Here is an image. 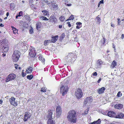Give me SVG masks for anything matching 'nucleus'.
<instances>
[{"label": "nucleus", "instance_id": "nucleus-58", "mask_svg": "<svg viewBox=\"0 0 124 124\" xmlns=\"http://www.w3.org/2000/svg\"><path fill=\"white\" fill-rule=\"evenodd\" d=\"M115 46L113 44V47L114 48H115Z\"/></svg>", "mask_w": 124, "mask_h": 124}, {"label": "nucleus", "instance_id": "nucleus-60", "mask_svg": "<svg viewBox=\"0 0 124 124\" xmlns=\"http://www.w3.org/2000/svg\"><path fill=\"white\" fill-rule=\"evenodd\" d=\"M95 124L94 121L93 123H92L91 124Z\"/></svg>", "mask_w": 124, "mask_h": 124}, {"label": "nucleus", "instance_id": "nucleus-26", "mask_svg": "<svg viewBox=\"0 0 124 124\" xmlns=\"http://www.w3.org/2000/svg\"><path fill=\"white\" fill-rule=\"evenodd\" d=\"M77 25L76 28L77 29H79L81 27V23L80 22H77L76 23Z\"/></svg>", "mask_w": 124, "mask_h": 124}, {"label": "nucleus", "instance_id": "nucleus-51", "mask_svg": "<svg viewBox=\"0 0 124 124\" xmlns=\"http://www.w3.org/2000/svg\"><path fill=\"white\" fill-rule=\"evenodd\" d=\"M101 78H100L97 81V82L98 83H99L100 81H101Z\"/></svg>", "mask_w": 124, "mask_h": 124}, {"label": "nucleus", "instance_id": "nucleus-48", "mask_svg": "<svg viewBox=\"0 0 124 124\" xmlns=\"http://www.w3.org/2000/svg\"><path fill=\"white\" fill-rule=\"evenodd\" d=\"M44 2L46 3H47V4L48 5L50 3H48L47 1V0H44Z\"/></svg>", "mask_w": 124, "mask_h": 124}, {"label": "nucleus", "instance_id": "nucleus-63", "mask_svg": "<svg viewBox=\"0 0 124 124\" xmlns=\"http://www.w3.org/2000/svg\"><path fill=\"white\" fill-rule=\"evenodd\" d=\"M18 16H19V15H17V16H16V18L17 19V18L18 17Z\"/></svg>", "mask_w": 124, "mask_h": 124}, {"label": "nucleus", "instance_id": "nucleus-1", "mask_svg": "<svg viewBox=\"0 0 124 124\" xmlns=\"http://www.w3.org/2000/svg\"><path fill=\"white\" fill-rule=\"evenodd\" d=\"M77 116L75 111L70 110L68 113L67 117L69 121L75 123L76 122Z\"/></svg>", "mask_w": 124, "mask_h": 124}, {"label": "nucleus", "instance_id": "nucleus-47", "mask_svg": "<svg viewBox=\"0 0 124 124\" xmlns=\"http://www.w3.org/2000/svg\"><path fill=\"white\" fill-rule=\"evenodd\" d=\"M15 68L16 69H17L18 67V65L17 64H15Z\"/></svg>", "mask_w": 124, "mask_h": 124}, {"label": "nucleus", "instance_id": "nucleus-15", "mask_svg": "<svg viewBox=\"0 0 124 124\" xmlns=\"http://www.w3.org/2000/svg\"><path fill=\"white\" fill-rule=\"evenodd\" d=\"M51 5L54 8L57 9L58 8V5L56 3L55 1L52 0L51 2Z\"/></svg>", "mask_w": 124, "mask_h": 124}, {"label": "nucleus", "instance_id": "nucleus-32", "mask_svg": "<svg viewBox=\"0 0 124 124\" xmlns=\"http://www.w3.org/2000/svg\"><path fill=\"white\" fill-rule=\"evenodd\" d=\"M40 19L41 20L47 21L48 20V19L45 16H42L40 17Z\"/></svg>", "mask_w": 124, "mask_h": 124}, {"label": "nucleus", "instance_id": "nucleus-34", "mask_svg": "<svg viewBox=\"0 0 124 124\" xmlns=\"http://www.w3.org/2000/svg\"><path fill=\"white\" fill-rule=\"evenodd\" d=\"M65 18L63 16H62L59 18L60 20L61 21H63L64 20Z\"/></svg>", "mask_w": 124, "mask_h": 124}, {"label": "nucleus", "instance_id": "nucleus-31", "mask_svg": "<svg viewBox=\"0 0 124 124\" xmlns=\"http://www.w3.org/2000/svg\"><path fill=\"white\" fill-rule=\"evenodd\" d=\"M33 77V76L32 75H28L27 76V78L30 80H31L32 79Z\"/></svg>", "mask_w": 124, "mask_h": 124}, {"label": "nucleus", "instance_id": "nucleus-52", "mask_svg": "<svg viewBox=\"0 0 124 124\" xmlns=\"http://www.w3.org/2000/svg\"><path fill=\"white\" fill-rule=\"evenodd\" d=\"M22 75L23 77L25 76V75L24 74V72H22Z\"/></svg>", "mask_w": 124, "mask_h": 124}, {"label": "nucleus", "instance_id": "nucleus-44", "mask_svg": "<svg viewBox=\"0 0 124 124\" xmlns=\"http://www.w3.org/2000/svg\"><path fill=\"white\" fill-rule=\"evenodd\" d=\"M118 21V23L117 24L118 25H119L120 24V23L121 21L120 20V18H118L117 19Z\"/></svg>", "mask_w": 124, "mask_h": 124}, {"label": "nucleus", "instance_id": "nucleus-64", "mask_svg": "<svg viewBox=\"0 0 124 124\" xmlns=\"http://www.w3.org/2000/svg\"><path fill=\"white\" fill-rule=\"evenodd\" d=\"M114 25L113 24H111V26H112V27H113V26H114Z\"/></svg>", "mask_w": 124, "mask_h": 124}, {"label": "nucleus", "instance_id": "nucleus-18", "mask_svg": "<svg viewBox=\"0 0 124 124\" xmlns=\"http://www.w3.org/2000/svg\"><path fill=\"white\" fill-rule=\"evenodd\" d=\"M33 68L31 67H29L26 69V72L27 73H31L32 71Z\"/></svg>", "mask_w": 124, "mask_h": 124}, {"label": "nucleus", "instance_id": "nucleus-27", "mask_svg": "<svg viewBox=\"0 0 124 124\" xmlns=\"http://www.w3.org/2000/svg\"><path fill=\"white\" fill-rule=\"evenodd\" d=\"M10 9L11 10H13L15 8V5L14 3H12L10 4Z\"/></svg>", "mask_w": 124, "mask_h": 124}, {"label": "nucleus", "instance_id": "nucleus-9", "mask_svg": "<svg viewBox=\"0 0 124 124\" xmlns=\"http://www.w3.org/2000/svg\"><path fill=\"white\" fill-rule=\"evenodd\" d=\"M53 110H49L47 112L48 115L47 116V117L49 119H51V118H52V117H54V114H53Z\"/></svg>", "mask_w": 124, "mask_h": 124}, {"label": "nucleus", "instance_id": "nucleus-62", "mask_svg": "<svg viewBox=\"0 0 124 124\" xmlns=\"http://www.w3.org/2000/svg\"><path fill=\"white\" fill-rule=\"evenodd\" d=\"M103 38V39H104V42L106 40V39H105L104 38Z\"/></svg>", "mask_w": 124, "mask_h": 124}, {"label": "nucleus", "instance_id": "nucleus-25", "mask_svg": "<svg viewBox=\"0 0 124 124\" xmlns=\"http://www.w3.org/2000/svg\"><path fill=\"white\" fill-rule=\"evenodd\" d=\"M116 65V62L115 61H114L112 63L111 67L112 68H114Z\"/></svg>", "mask_w": 124, "mask_h": 124}, {"label": "nucleus", "instance_id": "nucleus-35", "mask_svg": "<svg viewBox=\"0 0 124 124\" xmlns=\"http://www.w3.org/2000/svg\"><path fill=\"white\" fill-rule=\"evenodd\" d=\"M12 27V30H13V31L14 33H16L17 32V30L16 29V28L14 27Z\"/></svg>", "mask_w": 124, "mask_h": 124}, {"label": "nucleus", "instance_id": "nucleus-11", "mask_svg": "<svg viewBox=\"0 0 124 124\" xmlns=\"http://www.w3.org/2000/svg\"><path fill=\"white\" fill-rule=\"evenodd\" d=\"M25 114L23 120L24 121H26L30 117L31 115L28 112H26L25 113Z\"/></svg>", "mask_w": 124, "mask_h": 124}, {"label": "nucleus", "instance_id": "nucleus-39", "mask_svg": "<svg viewBox=\"0 0 124 124\" xmlns=\"http://www.w3.org/2000/svg\"><path fill=\"white\" fill-rule=\"evenodd\" d=\"M30 33V34H31L33 33V28L32 27H31L29 31Z\"/></svg>", "mask_w": 124, "mask_h": 124}, {"label": "nucleus", "instance_id": "nucleus-8", "mask_svg": "<svg viewBox=\"0 0 124 124\" xmlns=\"http://www.w3.org/2000/svg\"><path fill=\"white\" fill-rule=\"evenodd\" d=\"M56 111L57 116L58 118L59 117L62 113V109L60 106H57L56 109Z\"/></svg>", "mask_w": 124, "mask_h": 124}, {"label": "nucleus", "instance_id": "nucleus-37", "mask_svg": "<svg viewBox=\"0 0 124 124\" xmlns=\"http://www.w3.org/2000/svg\"><path fill=\"white\" fill-rule=\"evenodd\" d=\"M99 16H97L96 17V19L97 20V21L99 23H100V21L101 20L100 18L99 17Z\"/></svg>", "mask_w": 124, "mask_h": 124}, {"label": "nucleus", "instance_id": "nucleus-43", "mask_svg": "<svg viewBox=\"0 0 124 124\" xmlns=\"http://www.w3.org/2000/svg\"><path fill=\"white\" fill-rule=\"evenodd\" d=\"M97 75V74L96 72H94L91 75V77H93V76H96Z\"/></svg>", "mask_w": 124, "mask_h": 124}, {"label": "nucleus", "instance_id": "nucleus-17", "mask_svg": "<svg viewBox=\"0 0 124 124\" xmlns=\"http://www.w3.org/2000/svg\"><path fill=\"white\" fill-rule=\"evenodd\" d=\"M105 89L104 87H102L101 88L98 89L97 90L98 93L99 94L102 93H104V91Z\"/></svg>", "mask_w": 124, "mask_h": 124}, {"label": "nucleus", "instance_id": "nucleus-53", "mask_svg": "<svg viewBox=\"0 0 124 124\" xmlns=\"http://www.w3.org/2000/svg\"><path fill=\"white\" fill-rule=\"evenodd\" d=\"M6 54H5L3 53L2 54V56L3 57H4L6 56Z\"/></svg>", "mask_w": 124, "mask_h": 124}, {"label": "nucleus", "instance_id": "nucleus-5", "mask_svg": "<svg viewBox=\"0 0 124 124\" xmlns=\"http://www.w3.org/2000/svg\"><path fill=\"white\" fill-rule=\"evenodd\" d=\"M16 77V75L15 74L13 73L10 74L6 78L5 81L7 82L14 80Z\"/></svg>", "mask_w": 124, "mask_h": 124}, {"label": "nucleus", "instance_id": "nucleus-10", "mask_svg": "<svg viewBox=\"0 0 124 124\" xmlns=\"http://www.w3.org/2000/svg\"><path fill=\"white\" fill-rule=\"evenodd\" d=\"M15 99L13 97H11L9 99V101L11 105L15 106H16L17 105V102L15 101Z\"/></svg>", "mask_w": 124, "mask_h": 124}, {"label": "nucleus", "instance_id": "nucleus-45", "mask_svg": "<svg viewBox=\"0 0 124 124\" xmlns=\"http://www.w3.org/2000/svg\"><path fill=\"white\" fill-rule=\"evenodd\" d=\"M32 1H31V2H30L29 3V4L31 7H33L34 6V4L32 3Z\"/></svg>", "mask_w": 124, "mask_h": 124}, {"label": "nucleus", "instance_id": "nucleus-40", "mask_svg": "<svg viewBox=\"0 0 124 124\" xmlns=\"http://www.w3.org/2000/svg\"><path fill=\"white\" fill-rule=\"evenodd\" d=\"M122 93H121V92L120 91L119 92L117 95V96L118 97H120L122 96Z\"/></svg>", "mask_w": 124, "mask_h": 124}, {"label": "nucleus", "instance_id": "nucleus-56", "mask_svg": "<svg viewBox=\"0 0 124 124\" xmlns=\"http://www.w3.org/2000/svg\"><path fill=\"white\" fill-rule=\"evenodd\" d=\"M9 15V13L8 12H7L6 13V15L7 16H8V15Z\"/></svg>", "mask_w": 124, "mask_h": 124}, {"label": "nucleus", "instance_id": "nucleus-13", "mask_svg": "<svg viewBox=\"0 0 124 124\" xmlns=\"http://www.w3.org/2000/svg\"><path fill=\"white\" fill-rule=\"evenodd\" d=\"M124 116V114L122 113H119L117 114L116 116H115V118L119 119H122L123 118Z\"/></svg>", "mask_w": 124, "mask_h": 124}, {"label": "nucleus", "instance_id": "nucleus-22", "mask_svg": "<svg viewBox=\"0 0 124 124\" xmlns=\"http://www.w3.org/2000/svg\"><path fill=\"white\" fill-rule=\"evenodd\" d=\"M58 36L52 37V40H51V42L53 43L55 42L57 40V39H58Z\"/></svg>", "mask_w": 124, "mask_h": 124}, {"label": "nucleus", "instance_id": "nucleus-24", "mask_svg": "<svg viewBox=\"0 0 124 124\" xmlns=\"http://www.w3.org/2000/svg\"><path fill=\"white\" fill-rule=\"evenodd\" d=\"M42 25L41 23L40 22H38L36 24V28L37 30L39 29L41 27Z\"/></svg>", "mask_w": 124, "mask_h": 124}, {"label": "nucleus", "instance_id": "nucleus-55", "mask_svg": "<svg viewBox=\"0 0 124 124\" xmlns=\"http://www.w3.org/2000/svg\"><path fill=\"white\" fill-rule=\"evenodd\" d=\"M121 38L122 39H123L124 38V35L123 34H122L121 35Z\"/></svg>", "mask_w": 124, "mask_h": 124}, {"label": "nucleus", "instance_id": "nucleus-7", "mask_svg": "<svg viewBox=\"0 0 124 124\" xmlns=\"http://www.w3.org/2000/svg\"><path fill=\"white\" fill-rule=\"evenodd\" d=\"M93 98L91 96L89 97H87L85 100L84 103L85 104H89L93 101Z\"/></svg>", "mask_w": 124, "mask_h": 124}, {"label": "nucleus", "instance_id": "nucleus-57", "mask_svg": "<svg viewBox=\"0 0 124 124\" xmlns=\"http://www.w3.org/2000/svg\"><path fill=\"white\" fill-rule=\"evenodd\" d=\"M59 28H61L62 27V25H59Z\"/></svg>", "mask_w": 124, "mask_h": 124}, {"label": "nucleus", "instance_id": "nucleus-3", "mask_svg": "<svg viewBox=\"0 0 124 124\" xmlns=\"http://www.w3.org/2000/svg\"><path fill=\"white\" fill-rule=\"evenodd\" d=\"M20 55V53L19 51H15L12 55V59L13 61L15 62L17 61L19 58Z\"/></svg>", "mask_w": 124, "mask_h": 124}, {"label": "nucleus", "instance_id": "nucleus-12", "mask_svg": "<svg viewBox=\"0 0 124 124\" xmlns=\"http://www.w3.org/2000/svg\"><path fill=\"white\" fill-rule=\"evenodd\" d=\"M102 63L103 62L102 60L100 59H99L97 62L96 65V68L97 69L101 68V65Z\"/></svg>", "mask_w": 124, "mask_h": 124}, {"label": "nucleus", "instance_id": "nucleus-59", "mask_svg": "<svg viewBox=\"0 0 124 124\" xmlns=\"http://www.w3.org/2000/svg\"><path fill=\"white\" fill-rule=\"evenodd\" d=\"M2 102L3 101L2 100H0V104H1Z\"/></svg>", "mask_w": 124, "mask_h": 124}, {"label": "nucleus", "instance_id": "nucleus-16", "mask_svg": "<svg viewBox=\"0 0 124 124\" xmlns=\"http://www.w3.org/2000/svg\"><path fill=\"white\" fill-rule=\"evenodd\" d=\"M123 106L122 104H119L115 105L114 106V107L116 109H121L123 108Z\"/></svg>", "mask_w": 124, "mask_h": 124}, {"label": "nucleus", "instance_id": "nucleus-50", "mask_svg": "<svg viewBox=\"0 0 124 124\" xmlns=\"http://www.w3.org/2000/svg\"><path fill=\"white\" fill-rule=\"evenodd\" d=\"M67 24H68V26L69 27H70L71 26V24H70V22H69L67 23Z\"/></svg>", "mask_w": 124, "mask_h": 124}, {"label": "nucleus", "instance_id": "nucleus-46", "mask_svg": "<svg viewBox=\"0 0 124 124\" xmlns=\"http://www.w3.org/2000/svg\"><path fill=\"white\" fill-rule=\"evenodd\" d=\"M22 11H21L19 12V15H19V16H22Z\"/></svg>", "mask_w": 124, "mask_h": 124}, {"label": "nucleus", "instance_id": "nucleus-14", "mask_svg": "<svg viewBox=\"0 0 124 124\" xmlns=\"http://www.w3.org/2000/svg\"><path fill=\"white\" fill-rule=\"evenodd\" d=\"M107 114L108 116L111 117H115L116 114L113 111H110Z\"/></svg>", "mask_w": 124, "mask_h": 124}, {"label": "nucleus", "instance_id": "nucleus-41", "mask_svg": "<svg viewBox=\"0 0 124 124\" xmlns=\"http://www.w3.org/2000/svg\"><path fill=\"white\" fill-rule=\"evenodd\" d=\"M65 37V34L63 33L60 37L61 40H62L63 38Z\"/></svg>", "mask_w": 124, "mask_h": 124}, {"label": "nucleus", "instance_id": "nucleus-19", "mask_svg": "<svg viewBox=\"0 0 124 124\" xmlns=\"http://www.w3.org/2000/svg\"><path fill=\"white\" fill-rule=\"evenodd\" d=\"M56 20V18L54 17L53 15H51L49 18V21H52L54 22H55Z\"/></svg>", "mask_w": 124, "mask_h": 124}, {"label": "nucleus", "instance_id": "nucleus-49", "mask_svg": "<svg viewBox=\"0 0 124 124\" xmlns=\"http://www.w3.org/2000/svg\"><path fill=\"white\" fill-rule=\"evenodd\" d=\"M103 3V0H101V1H100L99 2V3L100 4Z\"/></svg>", "mask_w": 124, "mask_h": 124}, {"label": "nucleus", "instance_id": "nucleus-30", "mask_svg": "<svg viewBox=\"0 0 124 124\" xmlns=\"http://www.w3.org/2000/svg\"><path fill=\"white\" fill-rule=\"evenodd\" d=\"M51 42V40H45L44 41V45L45 46H46L47 45V44Z\"/></svg>", "mask_w": 124, "mask_h": 124}, {"label": "nucleus", "instance_id": "nucleus-21", "mask_svg": "<svg viewBox=\"0 0 124 124\" xmlns=\"http://www.w3.org/2000/svg\"><path fill=\"white\" fill-rule=\"evenodd\" d=\"M55 122L54 120L52 119H49L47 121V124H55Z\"/></svg>", "mask_w": 124, "mask_h": 124}, {"label": "nucleus", "instance_id": "nucleus-2", "mask_svg": "<svg viewBox=\"0 0 124 124\" xmlns=\"http://www.w3.org/2000/svg\"><path fill=\"white\" fill-rule=\"evenodd\" d=\"M7 42V40L6 39H2L0 41V47L3 52H7L8 51L9 46Z\"/></svg>", "mask_w": 124, "mask_h": 124}, {"label": "nucleus", "instance_id": "nucleus-29", "mask_svg": "<svg viewBox=\"0 0 124 124\" xmlns=\"http://www.w3.org/2000/svg\"><path fill=\"white\" fill-rule=\"evenodd\" d=\"M29 52H35V50L34 49V48L32 47H30L29 49Z\"/></svg>", "mask_w": 124, "mask_h": 124}, {"label": "nucleus", "instance_id": "nucleus-36", "mask_svg": "<svg viewBox=\"0 0 124 124\" xmlns=\"http://www.w3.org/2000/svg\"><path fill=\"white\" fill-rule=\"evenodd\" d=\"M95 124H100L101 123V120L100 119H99L98 120L94 121Z\"/></svg>", "mask_w": 124, "mask_h": 124}, {"label": "nucleus", "instance_id": "nucleus-4", "mask_svg": "<svg viewBox=\"0 0 124 124\" xmlns=\"http://www.w3.org/2000/svg\"><path fill=\"white\" fill-rule=\"evenodd\" d=\"M75 95L78 99L80 98L83 95V93L81 89H78L76 91Z\"/></svg>", "mask_w": 124, "mask_h": 124}, {"label": "nucleus", "instance_id": "nucleus-42", "mask_svg": "<svg viewBox=\"0 0 124 124\" xmlns=\"http://www.w3.org/2000/svg\"><path fill=\"white\" fill-rule=\"evenodd\" d=\"M74 18V16L72 15H71V16H70V17H69V18L66 20V21L70 20L71 19H73Z\"/></svg>", "mask_w": 124, "mask_h": 124}, {"label": "nucleus", "instance_id": "nucleus-33", "mask_svg": "<svg viewBox=\"0 0 124 124\" xmlns=\"http://www.w3.org/2000/svg\"><path fill=\"white\" fill-rule=\"evenodd\" d=\"M89 110V109L87 108V109L85 111V112L84 113H83V115H85L87 114L88 113V112Z\"/></svg>", "mask_w": 124, "mask_h": 124}, {"label": "nucleus", "instance_id": "nucleus-20", "mask_svg": "<svg viewBox=\"0 0 124 124\" xmlns=\"http://www.w3.org/2000/svg\"><path fill=\"white\" fill-rule=\"evenodd\" d=\"M39 60L41 61L42 62H44L45 61V59L43 57L42 55L41 54H39Z\"/></svg>", "mask_w": 124, "mask_h": 124}, {"label": "nucleus", "instance_id": "nucleus-54", "mask_svg": "<svg viewBox=\"0 0 124 124\" xmlns=\"http://www.w3.org/2000/svg\"><path fill=\"white\" fill-rule=\"evenodd\" d=\"M3 26V25L2 23L0 24V26L1 27H2Z\"/></svg>", "mask_w": 124, "mask_h": 124}, {"label": "nucleus", "instance_id": "nucleus-61", "mask_svg": "<svg viewBox=\"0 0 124 124\" xmlns=\"http://www.w3.org/2000/svg\"><path fill=\"white\" fill-rule=\"evenodd\" d=\"M67 5L68 6H70L71 5V4H67Z\"/></svg>", "mask_w": 124, "mask_h": 124}, {"label": "nucleus", "instance_id": "nucleus-6", "mask_svg": "<svg viewBox=\"0 0 124 124\" xmlns=\"http://www.w3.org/2000/svg\"><path fill=\"white\" fill-rule=\"evenodd\" d=\"M68 91V87L67 86H62L61 87L60 91L62 93L63 96L65 95Z\"/></svg>", "mask_w": 124, "mask_h": 124}, {"label": "nucleus", "instance_id": "nucleus-38", "mask_svg": "<svg viewBox=\"0 0 124 124\" xmlns=\"http://www.w3.org/2000/svg\"><path fill=\"white\" fill-rule=\"evenodd\" d=\"M46 89L45 88H42L41 89L40 91L41 92H46Z\"/></svg>", "mask_w": 124, "mask_h": 124}, {"label": "nucleus", "instance_id": "nucleus-28", "mask_svg": "<svg viewBox=\"0 0 124 124\" xmlns=\"http://www.w3.org/2000/svg\"><path fill=\"white\" fill-rule=\"evenodd\" d=\"M42 12L43 13V15L44 16H47L48 14V11L46 10L42 11Z\"/></svg>", "mask_w": 124, "mask_h": 124}, {"label": "nucleus", "instance_id": "nucleus-23", "mask_svg": "<svg viewBox=\"0 0 124 124\" xmlns=\"http://www.w3.org/2000/svg\"><path fill=\"white\" fill-rule=\"evenodd\" d=\"M29 54L31 57H34L36 56V53L35 52H29Z\"/></svg>", "mask_w": 124, "mask_h": 124}]
</instances>
